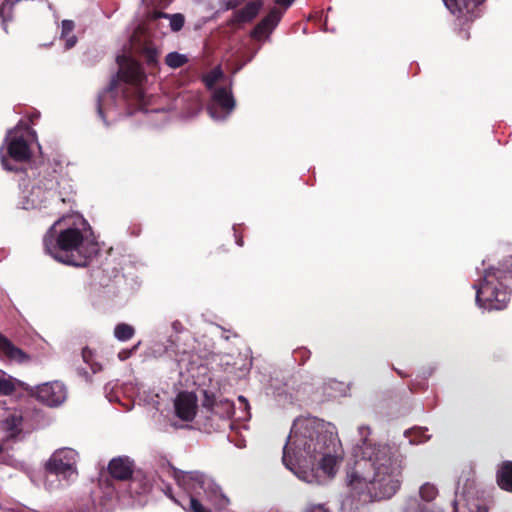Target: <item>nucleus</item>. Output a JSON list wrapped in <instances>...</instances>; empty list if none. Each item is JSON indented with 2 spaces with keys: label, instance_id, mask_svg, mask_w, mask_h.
<instances>
[{
  "label": "nucleus",
  "instance_id": "obj_1",
  "mask_svg": "<svg viewBox=\"0 0 512 512\" xmlns=\"http://www.w3.org/2000/svg\"><path fill=\"white\" fill-rule=\"evenodd\" d=\"M342 458L336 427L316 417L297 418L283 447L282 461L298 479L320 484L333 477Z\"/></svg>",
  "mask_w": 512,
  "mask_h": 512
},
{
  "label": "nucleus",
  "instance_id": "obj_2",
  "mask_svg": "<svg viewBox=\"0 0 512 512\" xmlns=\"http://www.w3.org/2000/svg\"><path fill=\"white\" fill-rule=\"evenodd\" d=\"M358 434L355 454L359 459L347 474L348 485L365 501L389 499L401 486L402 461L390 445L369 439L370 427L359 426Z\"/></svg>",
  "mask_w": 512,
  "mask_h": 512
},
{
  "label": "nucleus",
  "instance_id": "obj_3",
  "mask_svg": "<svg viewBox=\"0 0 512 512\" xmlns=\"http://www.w3.org/2000/svg\"><path fill=\"white\" fill-rule=\"evenodd\" d=\"M44 250L56 261L83 267L98 251L89 223L78 214L58 219L43 237Z\"/></svg>",
  "mask_w": 512,
  "mask_h": 512
},
{
  "label": "nucleus",
  "instance_id": "obj_4",
  "mask_svg": "<svg viewBox=\"0 0 512 512\" xmlns=\"http://www.w3.org/2000/svg\"><path fill=\"white\" fill-rule=\"evenodd\" d=\"M130 52L117 56L119 71L113 78L109 86L99 94L97 100V111L99 116L106 122L105 112L109 110L115 102V95L118 90L119 81L134 86V97L139 101H144V91L141 87L146 76L141 65L130 53L142 55L149 66L157 64V49L148 42V38L142 28H138L130 37Z\"/></svg>",
  "mask_w": 512,
  "mask_h": 512
},
{
  "label": "nucleus",
  "instance_id": "obj_5",
  "mask_svg": "<svg viewBox=\"0 0 512 512\" xmlns=\"http://www.w3.org/2000/svg\"><path fill=\"white\" fill-rule=\"evenodd\" d=\"M172 476L188 497L183 500L174 498L170 487H167L165 494L186 511L211 512V510L206 508L197 498L201 492H203L206 499L214 505L215 508L223 510L229 506V498L222 493L221 488L208 475L200 471L187 472L173 468Z\"/></svg>",
  "mask_w": 512,
  "mask_h": 512
},
{
  "label": "nucleus",
  "instance_id": "obj_6",
  "mask_svg": "<svg viewBox=\"0 0 512 512\" xmlns=\"http://www.w3.org/2000/svg\"><path fill=\"white\" fill-rule=\"evenodd\" d=\"M512 278V256L505 260L502 268L485 271L479 284H474L476 304L484 310L504 309L509 300L507 279Z\"/></svg>",
  "mask_w": 512,
  "mask_h": 512
},
{
  "label": "nucleus",
  "instance_id": "obj_7",
  "mask_svg": "<svg viewBox=\"0 0 512 512\" xmlns=\"http://www.w3.org/2000/svg\"><path fill=\"white\" fill-rule=\"evenodd\" d=\"M78 452L72 448L57 449L47 463V469L58 478L66 480L67 484L78 476L77 462Z\"/></svg>",
  "mask_w": 512,
  "mask_h": 512
},
{
  "label": "nucleus",
  "instance_id": "obj_8",
  "mask_svg": "<svg viewBox=\"0 0 512 512\" xmlns=\"http://www.w3.org/2000/svg\"><path fill=\"white\" fill-rule=\"evenodd\" d=\"M36 140V132L28 126H17L10 131L7 141L9 157L16 162L29 160L31 157L30 142Z\"/></svg>",
  "mask_w": 512,
  "mask_h": 512
},
{
  "label": "nucleus",
  "instance_id": "obj_9",
  "mask_svg": "<svg viewBox=\"0 0 512 512\" xmlns=\"http://www.w3.org/2000/svg\"><path fill=\"white\" fill-rule=\"evenodd\" d=\"M30 394L39 402L49 407H58L67 398L66 386L60 381H51L37 385Z\"/></svg>",
  "mask_w": 512,
  "mask_h": 512
},
{
  "label": "nucleus",
  "instance_id": "obj_10",
  "mask_svg": "<svg viewBox=\"0 0 512 512\" xmlns=\"http://www.w3.org/2000/svg\"><path fill=\"white\" fill-rule=\"evenodd\" d=\"M234 108L235 100L231 91L225 87H220L213 91L207 110L213 120L223 121L230 116Z\"/></svg>",
  "mask_w": 512,
  "mask_h": 512
},
{
  "label": "nucleus",
  "instance_id": "obj_11",
  "mask_svg": "<svg viewBox=\"0 0 512 512\" xmlns=\"http://www.w3.org/2000/svg\"><path fill=\"white\" fill-rule=\"evenodd\" d=\"M48 183L49 185L45 189L39 185H33L31 189H28L25 182H21L20 186L24 187L20 201L21 207L25 210L40 208L48 199L51 194L50 190L54 187L53 180H49Z\"/></svg>",
  "mask_w": 512,
  "mask_h": 512
},
{
  "label": "nucleus",
  "instance_id": "obj_12",
  "mask_svg": "<svg viewBox=\"0 0 512 512\" xmlns=\"http://www.w3.org/2000/svg\"><path fill=\"white\" fill-rule=\"evenodd\" d=\"M177 417L183 421H192L196 415L197 398L193 393L181 392L174 402Z\"/></svg>",
  "mask_w": 512,
  "mask_h": 512
},
{
  "label": "nucleus",
  "instance_id": "obj_13",
  "mask_svg": "<svg viewBox=\"0 0 512 512\" xmlns=\"http://www.w3.org/2000/svg\"><path fill=\"white\" fill-rule=\"evenodd\" d=\"M284 11L279 8H272L268 15L253 29L251 36L255 39H261L264 35H269L280 22Z\"/></svg>",
  "mask_w": 512,
  "mask_h": 512
},
{
  "label": "nucleus",
  "instance_id": "obj_14",
  "mask_svg": "<svg viewBox=\"0 0 512 512\" xmlns=\"http://www.w3.org/2000/svg\"><path fill=\"white\" fill-rule=\"evenodd\" d=\"M483 0H443L447 9L453 13L467 18L476 17L475 13Z\"/></svg>",
  "mask_w": 512,
  "mask_h": 512
},
{
  "label": "nucleus",
  "instance_id": "obj_15",
  "mask_svg": "<svg viewBox=\"0 0 512 512\" xmlns=\"http://www.w3.org/2000/svg\"><path fill=\"white\" fill-rule=\"evenodd\" d=\"M108 470L113 478L126 480L132 476L133 463L128 457H117L110 461Z\"/></svg>",
  "mask_w": 512,
  "mask_h": 512
},
{
  "label": "nucleus",
  "instance_id": "obj_16",
  "mask_svg": "<svg viewBox=\"0 0 512 512\" xmlns=\"http://www.w3.org/2000/svg\"><path fill=\"white\" fill-rule=\"evenodd\" d=\"M262 7V3L260 1L250 2L242 9L238 10L232 19H230V25H237L240 23L250 22L254 19L259 13Z\"/></svg>",
  "mask_w": 512,
  "mask_h": 512
},
{
  "label": "nucleus",
  "instance_id": "obj_17",
  "mask_svg": "<svg viewBox=\"0 0 512 512\" xmlns=\"http://www.w3.org/2000/svg\"><path fill=\"white\" fill-rule=\"evenodd\" d=\"M0 354L9 360L19 363L27 360V355L18 347L14 346L10 340L0 335Z\"/></svg>",
  "mask_w": 512,
  "mask_h": 512
},
{
  "label": "nucleus",
  "instance_id": "obj_18",
  "mask_svg": "<svg viewBox=\"0 0 512 512\" xmlns=\"http://www.w3.org/2000/svg\"><path fill=\"white\" fill-rule=\"evenodd\" d=\"M22 420L20 414L13 413L2 422V430L6 432L7 437H16L22 431Z\"/></svg>",
  "mask_w": 512,
  "mask_h": 512
},
{
  "label": "nucleus",
  "instance_id": "obj_19",
  "mask_svg": "<svg viewBox=\"0 0 512 512\" xmlns=\"http://www.w3.org/2000/svg\"><path fill=\"white\" fill-rule=\"evenodd\" d=\"M160 18H165L169 20V26L173 32L180 31L185 23V18L181 13L167 14L164 12H154L151 15L150 22H153Z\"/></svg>",
  "mask_w": 512,
  "mask_h": 512
},
{
  "label": "nucleus",
  "instance_id": "obj_20",
  "mask_svg": "<svg viewBox=\"0 0 512 512\" xmlns=\"http://www.w3.org/2000/svg\"><path fill=\"white\" fill-rule=\"evenodd\" d=\"M22 383L0 369V395L8 396L13 394Z\"/></svg>",
  "mask_w": 512,
  "mask_h": 512
},
{
  "label": "nucleus",
  "instance_id": "obj_21",
  "mask_svg": "<svg viewBox=\"0 0 512 512\" xmlns=\"http://www.w3.org/2000/svg\"><path fill=\"white\" fill-rule=\"evenodd\" d=\"M497 483L501 489L512 492V462L503 463L497 473Z\"/></svg>",
  "mask_w": 512,
  "mask_h": 512
},
{
  "label": "nucleus",
  "instance_id": "obj_22",
  "mask_svg": "<svg viewBox=\"0 0 512 512\" xmlns=\"http://www.w3.org/2000/svg\"><path fill=\"white\" fill-rule=\"evenodd\" d=\"M74 22L71 20H63L61 23L60 37L65 41V48L70 49L75 46L77 42L76 36L73 34Z\"/></svg>",
  "mask_w": 512,
  "mask_h": 512
},
{
  "label": "nucleus",
  "instance_id": "obj_23",
  "mask_svg": "<svg viewBox=\"0 0 512 512\" xmlns=\"http://www.w3.org/2000/svg\"><path fill=\"white\" fill-rule=\"evenodd\" d=\"M438 495V488L436 485L426 482L422 484L419 488V497L424 502H431L433 501Z\"/></svg>",
  "mask_w": 512,
  "mask_h": 512
},
{
  "label": "nucleus",
  "instance_id": "obj_24",
  "mask_svg": "<svg viewBox=\"0 0 512 512\" xmlns=\"http://www.w3.org/2000/svg\"><path fill=\"white\" fill-rule=\"evenodd\" d=\"M134 328L126 323H119L114 329V336L119 341H127L134 336Z\"/></svg>",
  "mask_w": 512,
  "mask_h": 512
},
{
  "label": "nucleus",
  "instance_id": "obj_25",
  "mask_svg": "<svg viewBox=\"0 0 512 512\" xmlns=\"http://www.w3.org/2000/svg\"><path fill=\"white\" fill-rule=\"evenodd\" d=\"M187 62L188 57L185 54H181L178 52H170L165 57L166 65L172 69L180 68Z\"/></svg>",
  "mask_w": 512,
  "mask_h": 512
},
{
  "label": "nucleus",
  "instance_id": "obj_26",
  "mask_svg": "<svg viewBox=\"0 0 512 512\" xmlns=\"http://www.w3.org/2000/svg\"><path fill=\"white\" fill-rule=\"evenodd\" d=\"M222 71L219 67L214 68L204 76V82L208 88H211L221 77Z\"/></svg>",
  "mask_w": 512,
  "mask_h": 512
},
{
  "label": "nucleus",
  "instance_id": "obj_27",
  "mask_svg": "<svg viewBox=\"0 0 512 512\" xmlns=\"http://www.w3.org/2000/svg\"><path fill=\"white\" fill-rule=\"evenodd\" d=\"M427 429L426 428H418L413 431V434L415 435L414 439H411L410 441H417V442H423L430 438L429 435H426Z\"/></svg>",
  "mask_w": 512,
  "mask_h": 512
},
{
  "label": "nucleus",
  "instance_id": "obj_28",
  "mask_svg": "<svg viewBox=\"0 0 512 512\" xmlns=\"http://www.w3.org/2000/svg\"><path fill=\"white\" fill-rule=\"evenodd\" d=\"M303 512H330L324 504L309 503L303 509Z\"/></svg>",
  "mask_w": 512,
  "mask_h": 512
},
{
  "label": "nucleus",
  "instance_id": "obj_29",
  "mask_svg": "<svg viewBox=\"0 0 512 512\" xmlns=\"http://www.w3.org/2000/svg\"><path fill=\"white\" fill-rule=\"evenodd\" d=\"M138 345H135L132 349H123L121 350L119 353H118V358L119 360L121 361H125L127 360L128 358L131 357V355L136 351V349L138 348Z\"/></svg>",
  "mask_w": 512,
  "mask_h": 512
},
{
  "label": "nucleus",
  "instance_id": "obj_30",
  "mask_svg": "<svg viewBox=\"0 0 512 512\" xmlns=\"http://www.w3.org/2000/svg\"><path fill=\"white\" fill-rule=\"evenodd\" d=\"M82 357H83L84 362L87 363L88 365H90L93 372H96V368H94V365L91 363V357H92L91 350H89L88 348H84L82 350Z\"/></svg>",
  "mask_w": 512,
  "mask_h": 512
},
{
  "label": "nucleus",
  "instance_id": "obj_31",
  "mask_svg": "<svg viewBox=\"0 0 512 512\" xmlns=\"http://www.w3.org/2000/svg\"><path fill=\"white\" fill-rule=\"evenodd\" d=\"M1 162L4 169L8 171H18V167L10 165L8 159L3 154L1 155Z\"/></svg>",
  "mask_w": 512,
  "mask_h": 512
},
{
  "label": "nucleus",
  "instance_id": "obj_32",
  "mask_svg": "<svg viewBox=\"0 0 512 512\" xmlns=\"http://www.w3.org/2000/svg\"><path fill=\"white\" fill-rule=\"evenodd\" d=\"M294 1L295 0H275V4L283 8V11H285L294 3Z\"/></svg>",
  "mask_w": 512,
  "mask_h": 512
},
{
  "label": "nucleus",
  "instance_id": "obj_33",
  "mask_svg": "<svg viewBox=\"0 0 512 512\" xmlns=\"http://www.w3.org/2000/svg\"><path fill=\"white\" fill-rule=\"evenodd\" d=\"M459 504H460V500L459 499L454 500V502H453V507H454L453 512H460Z\"/></svg>",
  "mask_w": 512,
  "mask_h": 512
},
{
  "label": "nucleus",
  "instance_id": "obj_34",
  "mask_svg": "<svg viewBox=\"0 0 512 512\" xmlns=\"http://www.w3.org/2000/svg\"><path fill=\"white\" fill-rule=\"evenodd\" d=\"M238 3H239V0H236L233 3H229L228 8H232V7L236 6Z\"/></svg>",
  "mask_w": 512,
  "mask_h": 512
},
{
  "label": "nucleus",
  "instance_id": "obj_35",
  "mask_svg": "<svg viewBox=\"0 0 512 512\" xmlns=\"http://www.w3.org/2000/svg\"><path fill=\"white\" fill-rule=\"evenodd\" d=\"M239 401L247 404V400L243 396H239Z\"/></svg>",
  "mask_w": 512,
  "mask_h": 512
},
{
  "label": "nucleus",
  "instance_id": "obj_36",
  "mask_svg": "<svg viewBox=\"0 0 512 512\" xmlns=\"http://www.w3.org/2000/svg\"><path fill=\"white\" fill-rule=\"evenodd\" d=\"M178 325H180L178 322H174L173 323V328L177 330L178 329Z\"/></svg>",
  "mask_w": 512,
  "mask_h": 512
},
{
  "label": "nucleus",
  "instance_id": "obj_37",
  "mask_svg": "<svg viewBox=\"0 0 512 512\" xmlns=\"http://www.w3.org/2000/svg\"><path fill=\"white\" fill-rule=\"evenodd\" d=\"M123 94H124V97H125V98L130 97V94H129L127 91H123Z\"/></svg>",
  "mask_w": 512,
  "mask_h": 512
}]
</instances>
